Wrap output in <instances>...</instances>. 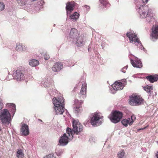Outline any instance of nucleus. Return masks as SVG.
Instances as JSON below:
<instances>
[{"label": "nucleus", "instance_id": "obj_1", "mask_svg": "<svg viewBox=\"0 0 158 158\" xmlns=\"http://www.w3.org/2000/svg\"><path fill=\"white\" fill-rule=\"evenodd\" d=\"M141 2L138 1L136 3V9L139 13L140 17L142 18L148 17L151 13V9L148 6L145 5H142Z\"/></svg>", "mask_w": 158, "mask_h": 158}, {"label": "nucleus", "instance_id": "obj_2", "mask_svg": "<svg viewBox=\"0 0 158 158\" xmlns=\"http://www.w3.org/2000/svg\"><path fill=\"white\" fill-rule=\"evenodd\" d=\"M127 36L129 38L130 43L134 42L135 44L137 45L140 49H143L144 51H145V48L142 45L140 41L135 33L132 31L127 32Z\"/></svg>", "mask_w": 158, "mask_h": 158}, {"label": "nucleus", "instance_id": "obj_3", "mask_svg": "<svg viewBox=\"0 0 158 158\" xmlns=\"http://www.w3.org/2000/svg\"><path fill=\"white\" fill-rule=\"evenodd\" d=\"M11 116L9 110L4 109L0 112V122L3 124H9L10 123Z\"/></svg>", "mask_w": 158, "mask_h": 158}, {"label": "nucleus", "instance_id": "obj_4", "mask_svg": "<svg viewBox=\"0 0 158 158\" xmlns=\"http://www.w3.org/2000/svg\"><path fill=\"white\" fill-rule=\"evenodd\" d=\"M122 117L123 113L122 112L116 110L109 116L108 118L112 122L116 123L119 122Z\"/></svg>", "mask_w": 158, "mask_h": 158}, {"label": "nucleus", "instance_id": "obj_5", "mask_svg": "<svg viewBox=\"0 0 158 158\" xmlns=\"http://www.w3.org/2000/svg\"><path fill=\"white\" fill-rule=\"evenodd\" d=\"M103 116H100L98 113H95L93 115L92 117L91 118L90 122L94 127H96L100 125L102 123V121L100 120V119H102Z\"/></svg>", "mask_w": 158, "mask_h": 158}, {"label": "nucleus", "instance_id": "obj_6", "mask_svg": "<svg viewBox=\"0 0 158 158\" xmlns=\"http://www.w3.org/2000/svg\"><path fill=\"white\" fill-rule=\"evenodd\" d=\"M73 132L76 135H78L79 132L83 130V126L78 120L73 119Z\"/></svg>", "mask_w": 158, "mask_h": 158}, {"label": "nucleus", "instance_id": "obj_7", "mask_svg": "<svg viewBox=\"0 0 158 158\" xmlns=\"http://www.w3.org/2000/svg\"><path fill=\"white\" fill-rule=\"evenodd\" d=\"M143 101V99L139 96H131L130 97L129 103L132 106H136L142 103Z\"/></svg>", "mask_w": 158, "mask_h": 158}, {"label": "nucleus", "instance_id": "obj_8", "mask_svg": "<svg viewBox=\"0 0 158 158\" xmlns=\"http://www.w3.org/2000/svg\"><path fill=\"white\" fill-rule=\"evenodd\" d=\"M64 99L61 96L54 98L52 100L54 106H64Z\"/></svg>", "mask_w": 158, "mask_h": 158}, {"label": "nucleus", "instance_id": "obj_9", "mask_svg": "<svg viewBox=\"0 0 158 158\" xmlns=\"http://www.w3.org/2000/svg\"><path fill=\"white\" fill-rule=\"evenodd\" d=\"M79 35V34L77 29L75 28L72 29L69 35L70 41L73 42H75Z\"/></svg>", "mask_w": 158, "mask_h": 158}, {"label": "nucleus", "instance_id": "obj_10", "mask_svg": "<svg viewBox=\"0 0 158 158\" xmlns=\"http://www.w3.org/2000/svg\"><path fill=\"white\" fill-rule=\"evenodd\" d=\"M66 135L67 134H64L63 135L60 137L59 141L60 145L64 146L66 145L68 143L69 140H71L72 139L71 136L68 137Z\"/></svg>", "mask_w": 158, "mask_h": 158}, {"label": "nucleus", "instance_id": "obj_11", "mask_svg": "<svg viewBox=\"0 0 158 158\" xmlns=\"http://www.w3.org/2000/svg\"><path fill=\"white\" fill-rule=\"evenodd\" d=\"M12 75L18 81H21L24 79V74L22 71L19 70L13 71Z\"/></svg>", "mask_w": 158, "mask_h": 158}, {"label": "nucleus", "instance_id": "obj_12", "mask_svg": "<svg viewBox=\"0 0 158 158\" xmlns=\"http://www.w3.org/2000/svg\"><path fill=\"white\" fill-rule=\"evenodd\" d=\"M112 87L113 90H114L115 91V92H113V93H115L116 91L118 90H122L124 87V85L121 82L116 81L112 85Z\"/></svg>", "mask_w": 158, "mask_h": 158}, {"label": "nucleus", "instance_id": "obj_13", "mask_svg": "<svg viewBox=\"0 0 158 158\" xmlns=\"http://www.w3.org/2000/svg\"><path fill=\"white\" fill-rule=\"evenodd\" d=\"M20 132L21 134L25 136L29 135V130L28 125L25 123L22 124L20 128Z\"/></svg>", "mask_w": 158, "mask_h": 158}, {"label": "nucleus", "instance_id": "obj_14", "mask_svg": "<svg viewBox=\"0 0 158 158\" xmlns=\"http://www.w3.org/2000/svg\"><path fill=\"white\" fill-rule=\"evenodd\" d=\"M82 102H79L78 100H76L75 101L74 106H75L73 108V110L75 113L77 114L81 112V106Z\"/></svg>", "mask_w": 158, "mask_h": 158}, {"label": "nucleus", "instance_id": "obj_15", "mask_svg": "<svg viewBox=\"0 0 158 158\" xmlns=\"http://www.w3.org/2000/svg\"><path fill=\"white\" fill-rule=\"evenodd\" d=\"M87 84L85 82H83L82 84V86L79 94L80 98H84L85 97L84 95L86 93Z\"/></svg>", "mask_w": 158, "mask_h": 158}, {"label": "nucleus", "instance_id": "obj_16", "mask_svg": "<svg viewBox=\"0 0 158 158\" xmlns=\"http://www.w3.org/2000/svg\"><path fill=\"white\" fill-rule=\"evenodd\" d=\"M151 36L152 37V40L155 41L158 37V26H155L152 27Z\"/></svg>", "mask_w": 158, "mask_h": 158}, {"label": "nucleus", "instance_id": "obj_17", "mask_svg": "<svg viewBox=\"0 0 158 158\" xmlns=\"http://www.w3.org/2000/svg\"><path fill=\"white\" fill-rule=\"evenodd\" d=\"M75 4L76 3L74 2H69L66 3V9L67 15L68 14L69 11L71 12L74 10Z\"/></svg>", "mask_w": 158, "mask_h": 158}, {"label": "nucleus", "instance_id": "obj_18", "mask_svg": "<svg viewBox=\"0 0 158 158\" xmlns=\"http://www.w3.org/2000/svg\"><path fill=\"white\" fill-rule=\"evenodd\" d=\"M131 63L134 67L140 68L142 67V64L141 61L138 59L134 60H131Z\"/></svg>", "mask_w": 158, "mask_h": 158}, {"label": "nucleus", "instance_id": "obj_19", "mask_svg": "<svg viewBox=\"0 0 158 158\" xmlns=\"http://www.w3.org/2000/svg\"><path fill=\"white\" fill-rule=\"evenodd\" d=\"M54 111L57 115L62 114L64 111V106H54Z\"/></svg>", "mask_w": 158, "mask_h": 158}, {"label": "nucleus", "instance_id": "obj_20", "mask_svg": "<svg viewBox=\"0 0 158 158\" xmlns=\"http://www.w3.org/2000/svg\"><path fill=\"white\" fill-rule=\"evenodd\" d=\"M62 64L61 62H58L55 63L54 66L52 67V69L54 72L60 71L62 69Z\"/></svg>", "mask_w": 158, "mask_h": 158}, {"label": "nucleus", "instance_id": "obj_21", "mask_svg": "<svg viewBox=\"0 0 158 158\" xmlns=\"http://www.w3.org/2000/svg\"><path fill=\"white\" fill-rule=\"evenodd\" d=\"M16 46V50L18 52H22L27 50L25 46L22 44L17 43Z\"/></svg>", "mask_w": 158, "mask_h": 158}, {"label": "nucleus", "instance_id": "obj_22", "mask_svg": "<svg viewBox=\"0 0 158 158\" xmlns=\"http://www.w3.org/2000/svg\"><path fill=\"white\" fill-rule=\"evenodd\" d=\"M148 80L151 83H153L156 81L158 79V75H150L146 77Z\"/></svg>", "mask_w": 158, "mask_h": 158}, {"label": "nucleus", "instance_id": "obj_23", "mask_svg": "<svg viewBox=\"0 0 158 158\" xmlns=\"http://www.w3.org/2000/svg\"><path fill=\"white\" fill-rule=\"evenodd\" d=\"M77 37L78 39L75 41L76 42V45L77 46H82L84 44L82 37V36H80Z\"/></svg>", "mask_w": 158, "mask_h": 158}, {"label": "nucleus", "instance_id": "obj_24", "mask_svg": "<svg viewBox=\"0 0 158 158\" xmlns=\"http://www.w3.org/2000/svg\"><path fill=\"white\" fill-rule=\"evenodd\" d=\"M6 106L10 109V110L12 111L13 115H14L16 110L15 105L13 103H8L7 104Z\"/></svg>", "mask_w": 158, "mask_h": 158}, {"label": "nucleus", "instance_id": "obj_25", "mask_svg": "<svg viewBox=\"0 0 158 158\" xmlns=\"http://www.w3.org/2000/svg\"><path fill=\"white\" fill-rule=\"evenodd\" d=\"M121 123L125 127H127L128 124H129L130 125H131L132 124V122H131L130 121V118H128L127 119H123L121 121Z\"/></svg>", "mask_w": 158, "mask_h": 158}, {"label": "nucleus", "instance_id": "obj_26", "mask_svg": "<svg viewBox=\"0 0 158 158\" xmlns=\"http://www.w3.org/2000/svg\"><path fill=\"white\" fill-rule=\"evenodd\" d=\"M29 64L32 66H35L39 64V62L36 60L32 59L29 61Z\"/></svg>", "mask_w": 158, "mask_h": 158}, {"label": "nucleus", "instance_id": "obj_27", "mask_svg": "<svg viewBox=\"0 0 158 158\" xmlns=\"http://www.w3.org/2000/svg\"><path fill=\"white\" fill-rule=\"evenodd\" d=\"M24 154L21 149H19L16 152V156L18 158H23Z\"/></svg>", "mask_w": 158, "mask_h": 158}, {"label": "nucleus", "instance_id": "obj_28", "mask_svg": "<svg viewBox=\"0 0 158 158\" xmlns=\"http://www.w3.org/2000/svg\"><path fill=\"white\" fill-rule=\"evenodd\" d=\"M144 89L148 93V94L150 96L152 90H153V88L152 86L147 85L144 87Z\"/></svg>", "mask_w": 158, "mask_h": 158}, {"label": "nucleus", "instance_id": "obj_29", "mask_svg": "<svg viewBox=\"0 0 158 158\" xmlns=\"http://www.w3.org/2000/svg\"><path fill=\"white\" fill-rule=\"evenodd\" d=\"M73 132L71 128L68 127L66 129V133L64 134H67V136L68 137L71 136L72 137V139L73 138Z\"/></svg>", "mask_w": 158, "mask_h": 158}, {"label": "nucleus", "instance_id": "obj_30", "mask_svg": "<svg viewBox=\"0 0 158 158\" xmlns=\"http://www.w3.org/2000/svg\"><path fill=\"white\" fill-rule=\"evenodd\" d=\"M79 14L76 12H75L72 15H71L70 16V18L73 21H76L79 18Z\"/></svg>", "mask_w": 158, "mask_h": 158}, {"label": "nucleus", "instance_id": "obj_31", "mask_svg": "<svg viewBox=\"0 0 158 158\" xmlns=\"http://www.w3.org/2000/svg\"><path fill=\"white\" fill-rule=\"evenodd\" d=\"M125 153L123 150L119 151L117 154L118 158H124Z\"/></svg>", "mask_w": 158, "mask_h": 158}, {"label": "nucleus", "instance_id": "obj_32", "mask_svg": "<svg viewBox=\"0 0 158 158\" xmlns=\"http://www.w3.org/2000/svg\"><path fill=\"white\" fill-rule=\"evenodd\" d=\"M101 3L106 6H109V4L106 0H100Z\"/></svg>", "mask_w": 158, "mask_h": 158}, {"label": "nucleus", "instance_id": "obj_33", "mask_svg": "<svg viewBox=\"0 0 158 158\" xmlns=\"http://www.w3.org/2000/svg\"><path fill=\"white\" fill-rule=\"evenodd\" d=\"M43 158H56V157L54 156L53 154L52 153L46 155Z\"/></svg>", "mask_w": 158, "mask_h": 158}, {"label": "nucleus", "instance_id": "obj_34", "mask_svg": "<svg viewBox=\"0 0 158 158\" xmlns=\"http://www.w3.org/2000/svg\"><path fill=\"white\" fill-rule=\"evenodd\" d=\"M17 3L20 6H22L24 4V2L22 0H16Z\"/></svg>", "mask_w": 158, "mask_h": 158}, {"label": "nucleus", "instance_id": "obj_35", "mask_svg": "<svg viewBox=\"0 0 158 158\" xmlns=\"http://www.w3.org/2000/svg\"><path fill=\"white\" fill-rule=\"evenodd\" d=\"M5 8V5L3 3L0 2V11H2Z\"/></svg>", "mask_w": 158, "mask_h": 158}, {"label": "nucleus", "instance_id": "obj_36", "mask_svg": "<svg viewBox=\"0 0 158 158\" xmlns=\"http://www.w3.org/2000/svg\"><path fill=\"white\" fill-rule=\"evenodd\" d=\"M48 81L47 80L44 82L43 83V85L44 87H47L49 86V83H48Z\"/></svg>", "mask_w": 158, "mask_h": 158}, {"label": "nucleus", "instance_id": "obj_37", "mask_svg": "<svg viewBox=\"0 0 158 158\" xmlns=\"http://www.w3.org/2000/svg\"><path fill=\"white\" fill-rule=\"evenodd\" d=\"M44 58L45 60H48L50 58V56L47 53H45L44 55Z\"/></svg>", "mask_w": 158, "mask_h": 158}, {"label": "nucleus", "instance_id": "obj_38", "mask_svg": "<svg viewBox=\"0 0 158 158\" xmlns=\"http://www.w3.org/2000/svg\"><path fill=\"white\" fill-rule=\"evenodd\" d=\"M136 118V117L134 115H132L131 117V118H130V121L131 122H132V123L134 122V120Z\"/></svg>", "mask_w": 158, "mask_h": 158}, {"label": "nucleus", "instance_id": "obj_39", "mask_svg": "<svg viewBox=\"0 0 158 158\" xmlns=\"http://www.w3.org/2000/svg\"><path fill=\"white\" fill-rule=\"evenodd\" d=\"M3 106V103L2 102V101L0 99V110H1Z\"/></svg>", "mask_w": 158, "mask_h": 158}, {"label": "nucleus", "instance_id": "obj_40", "mask_svg": "<svg viewBox=\"0 0 158 158\" xmlns=\"http://www.w3.org/2000/svg\"><path fill=\"white\" fill-rule=\"evenodd\" d=\"M127 66L124 67L122 69V71L124 73H125L126 70L127 69Z\"/></svg>", "mask_w": 158, "mask_h": 158}, {"label": "nucleus", "instance_id": "obj_41", "mask_svg": "<svg viewBox=\"0 0 158 158\" xmlns=\"http://www.w3.org/2000/svg\"><path fill=\"white\" fill-rule=\"evenodd\" d=\"M84 8L86 10V11H88L90 9V7L89 6H87V5H85L84 6Z\"/></svg>", "mask_w": 158, "mask_h": 158}, {"label": "nucleus", "instance_id": "obj_42", "mask_svg": "<svg viewBox=\"0 0 158 158\" xmlns=\"http://www.w3.org/2000/svg\"><path fill=\"white\" fill-rule=\"evenodd\" d=\"M143 3H146L148 2V0H142Z\"/></svg>", "mask_w": 158, "mask_h": 158}, {"label": "nucleus", "instance_id": "obj_43", "mask_svg": "<svg viewBox=\"0 0 158 158\" xmlns=\"http://www.w3.org/2000/svg\"><path fill=\"white\" fill-rule=\"evenodd\" d=\"M148 126L145 127H143V128H141L139 130H144Z\"/></svg>", "mask_w": 158, "mask_h": 158}, {"label": "nucleus", "instance_id": "obj_44", "mask_svg": "<svg viewBox=\"0 0 158 158\" xmlns=\"http://www.w3.org/2000/svg\"><path fill=\"white\" fill-rule=\"evenodd\" d=\"M156 156L157 158H158V152H157V153L156 154Z\"/></svg>", "mask_w": 158, "mask_h": 158}, {"label": "nucleus", "instance_id": "obj_45", "mask_svg": "<svg viewBox=\"0 0 158 158\" xmlns=\"http://www.w3.org/2000/svg\"><path fill=\"white\" fill-rule=\"evenodd\" d=\"M38 120H39L41 122L42 121L41 120H40V119H38Z\"/></svg>", "mask_w": 158, "mask_h": 158}, {"label": "nucleus", "instance_id": "obj_46", "mask_svg": "<svg viewBox=\"0 0 158 158\" xmlns=\"http://www.w3.org/2000/svg\"><path fill=\"white\" fill-rule=\"evenodd\" d=\"M88 50L89 51V50H90V48H88Z\"/></svg>", "mask_w": 158, "mask_h": 158}, {"label": "nucleus", "instance_id": "obj_47", "mask_svg": "<svg viewBox=\"0 0 158 158\" xmlns=\"http://www.w3.org/2000/svg\"><path fill=\"white\" fill-rule=\"evenodd\" d=\"M57 155L58 156H59L60 155H59L58 153L57 154Z\"/></svg>", "mask_w": 158, "mask_h": 158}, {"label": "nucleus", "instance_id": "obj_48", "mask_svg": "<svg viewBox=\"0 0 158 158\" xmlns=\"http://www.w3.org/2000/svg\"><path fill=\"white\" fill-rule=\"evenodd\" d=\"M33 1H35L36 0H32Z\"/></svg>", "mask_w": 158, "mask_h": 158}]
</instances>
